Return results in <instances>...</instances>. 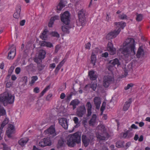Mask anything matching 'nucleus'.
Listing matches in <instances>:
<instances>
[{
	"mask_svg": "<svg viewBox=\"0 0 150 150\" xmlns=\"http://www.w3.org/2000/svg\"><path fill=\"white\" fill-rule=\"evenodd\" d=\"M72 95V93H70L68 96H67V100H70L71 98V97Z\"/></svg>",
	"mask_w": 150,
	"mask_h": 150,
	"instance_id": "69168bd1",
	"label": "nucleus"
},
{
	"mask_svg": "<svg viewBox=\"0 0 150 150\" xmlns=\"http://www.w3.org/2000/svg\"><path fill=\"white\" fill-rule=\"evenodd\" d=\"M80 103V101L77 99H75L72 100L69 104V105L72 106L73 109L74 110L76 108V106Z\"/></svg>",
	"mask_w": 150,
	"mask_h": 150,
	"instance_id": "412c9836",
	"label": "nucleus"
},
{
	"mask_svg": "<svg viewBox=\"0 0 150 150\" xmlns=\"http://www.w3.org/2000/svg\"><path fill=\"white\" fill-rule=\"evenodd\" d=\"M71 28V26L68 24V25H65L62 26V31L65 33H69V30Z\"/></svg>",
	"mask_w": 150,
	"mask_h": 150,
	"instance_id": "aec40b11",
	"label": "nucleus"
},
{
	"mask_svg": "<svg viewBox=\"0 0 150 150\" xmlns=\"http://www.w3.org/2000/svg\"><path fill=\"white\" fill-rule=\"evenodd\" d=\"M52 96V94H50L47 96L46 99L47 101H49L51 99V98Z\"/></svg>",
	"mask_w": 150,
	"mask_h": 150,
	"instance_id": "864d4df0",
	"label": "nucleus"
},
{
	"mask_svg": "<svg viewBox=\"0 0 150 150\" xmlns=\"http://www.w3.org/2000/svg\"><path fill=\"white\" fill-rule=\"evenodd\" d=\"M96 61V55L92 53L91 56V62L93 64V66L95 65V64Z\"/></svg>",
	"mask_w": 150,
	"mask_h": 150,
	"instance_id": "72a5a7b5",
	"label": "nucleus"
},
{
	"mask_svg": "<svg viewBox=\"0 0 150 150\" xmlns=\"http://www.w3.org/2000/svg\"><path fill=\"white\" fill-rule=\"evenodd\" d=\"M108 53L107 52H105L104 53H103L102 54V57H108Z\"/></svg>",
	"mask_w": 150,
	"mask_h": 150,
	"instance_id": "0e129e2a",
	"label": "nucleus"
},
{
	"mask_svg": "<svg viewBox=\"0 0 150 150\" xmlns=\"http://www.w3.org/2000/svg\"><path fill=\"white\" fill-rule=\"evenodd\" d=\"M88 75L91 80H95L97 78V76L93 71H89L88 73Z\"/></svg>",
	"mask_w": 150,
	"mask_h": 150,
	"instance_id": "4be33fe9",
	"label": "nucleus"
},
{
	"mask_svg": "<svg viewBox=\"0 0 150 150\" xmlns=\"http://www.w3.org/2000/svg\"><path fill=\"white\" fill-rule=\"evenodd\" d=\"M66 61V59H63L59 64V65L57 67L55 70V72L56 73H57L59 70L60 69L62 66L64 64V63Z\"/></svg>",
	"mask_w": 150,
	"mask_h": 150,
	"instance_id": "c756f323",
	"label": "nucleus"
},
{
	"mask_svg": "<svg viewBox=\"0 0 150 150\" xmlns=\"http://www.w3.org/2000/svg\"><path fill=\"white\" fill-rule=\"evenodd\" d=\"M134 86V84L132 83L129 84L127 85V86L125 87V90H127L129 89L130 87H133Z\"/></svg>",
	"mask_w": 150,
	"mask_h": 150,
	"instance_id": "8fccbe9b",
	"label": "nucleus"
},
{
	"mask_svg": "<svg viewBox=\"0 0 150 150\" xmlns=\"http://www.w3.org/2000/svg\"><path fill=\"white\" fill-rule=\"evenodd\" d=\"M14 130H12L11 129H8L6 132L9 138H11V135L14 133Z\"/></svg>",
	"mask_w": 150,
	"mask_h": 150,
	"instance_id": "58836bf2",
	"label": "nucleus"
},
{
	"mask_svg": "<svg viewBox=\"0 0 150 150\" xmlns=\"http://www.w3.org/2000/svg\"><path fill=\"white\" fill-rule=\"evenodd\" d=\"M94 141V137L92 136L82 135V141L83 144L85 147H87L90 143Z\"/></svg>",
	"mask_w": 150,
	"mask_h": 150,
	"instance_id": "0eeeda50",
	"label": "nucleus"
},
{
	"mask_svg": "<svg viewBox=\"0 0 150 150\" xmlns=\"http://www.w3.org/2000/svg\"><path fill=\"white\" fill-rule=\"evenodd\" d=\"M59 17L58 16H55L54 17H52L48 23V26L50 27H52V25L53 24L54 21L55 20H58Z\"/></svg>",
	"mask_w": 150,
	"mask_h": 150,
	"instance_id": "393cba45",
	"label": "nucleus"
},
{
	"mask_svg": "<svg viewBox=\"0 0 150 150\" xmlns=\"http://www.w3.org/2000/svg\"><path fill=\"white\" fill-rule=\"evenodd\" d=\"M64 144V141L62 140H59L58 142V144L60 146H62Z\"/></svg>",
	"mask_w": 150,
	"mask_h": 150,
	"instance_id": "603ef678",
	"label": "nucleus"
},
{
	"mask_svg": "<svg viewBox=\"0 0 150 150\" xmlns=\"http://www.w3.org/2000/svg\"><path fill=\"white\" fill-rule=\"evenodd\" d=\"M3 104L0 102V116H4L6 115V110L4 108L2 107Z\"/></svg>",
	"mask_w": 150,
	"mask_h": 150,
	"instance_id": "2f4dec72",
	"label": "nucleus"
},
{
	"mask_svg": "<svg viewBox=\"0 0 150 150\" xmlns=\"http://www.w3.org/2000/svg\"><path fill=\"white\" fill-rule=\"evenodd\" d=\"M61 20L65 25H68L70 22V15L69 12L66 11L61 15Z\"/></svg>",
	"mask_w": 150,
	"mask_h": 150,
	"instance_id": "1a4fd4ad",
	"label": "nucleus"
},
{
	"mask_svg": "<svg viewBox=\"0 0 150 150\" xmlns=\"http://www.w3.org/2000/svg\"><path fill=\"white\" fill-rule=\"evenodd\" d=\"M50 137L45 138L43 139L44 141H45V143H46V144L47 146H50L51 145V141L50 139Z\"/></svg>",
	"mask_w": 150,
	"mask_h": 150,
	"instance_id": "f704fd0d",
	"label": "nucleus"
},
{
	"mask_svg": "<svg viewBox=\"0 0 150 150\" xmlns=\"http://www.w3.org/2000/svg\"><path fill=\"white\" fill-rule=\"evenodd\" d=\"M73 120L74 123L76 124V125L74 126V128H77L79 127L80 125V122L79 121L78 118L76 117H74L73 118Z\"/></svg>",
	"mask_w": 150,
	"mask_h": 150,
	"instance_id": "cd10ccee",
	"label": "nucleus"
},
{
	"mask_svg": "<svg viewBox=\"0 0 150 150\" xmlns=\"http://www.w3.org/2000/svg\"><path fill=\"white\" fill-rule=\"evenodd\" d=\"M86 106L87 107V116L89 117L90 116L91 114V108H92V106L90 102H87V103L86 104Z\"/></svg>",
	"mask_w": 150,
	"mask_h": 150,
	"instance_id": "5701e85b",
	"label": "nucleus"
},
{
	"mask_svg": "<svg viewBox=\"0 0 150 150\" xmlns=\"http://www.w3.org/2000/svg\"><path fill=\"white\" fill-rule=\"evenodd\" d=\"M127 132L125 133H122L121 134V136L122 137L124 138H127Z\"/></svg>",
	"mask_w": 150,
	"mask_h": 150,
	"instance_id": "5fc2aeb1",
	"label": "nucleus"
},
{
	"mask_svg": "<svg viewBox=\"0 0 150 150\" xmlns=\"http://www.w3.org/2000/svg\"><path fill=\"white\" fill-rule=\"evenodd\" d=\"M28 140V138L27 137L22 138L18 141V143L21 146H23L26 144Z\"/></svg>",
	"mask_w": 150,
	"mask_h": 150,
	"instance_id": "a878e982",
	"label": "nucleus"
},
{
	"mask_svg": "<svg viewBox=\"0 0 150 150\" xmlns=\"http://www.w3.org/2000/svg\"><path fill=\"white\" fill-rule=\"evenodd\" d=\"M107 50L109 52L111 55H113L116 53V49L113 47V44L110 42L108 43Z\"/></svg>",
	"mask_w": 150,
	"mask_h": 150,
	"instance_id": "ddd939ff",
	"label": "nucleus"
},
{
	"mask_svg": "<svg viewBox=\"0 0 150 150\" xmlns=\"http://www.w3.org/2000/svg\"><path fill=\"white\" fill-rule=\"evenodd\" d=\"M46 54V52L45 50H40L38 57H36L34 59L35 62L37 63H39V61H41V60L45 58Z\"/></svg>",
	"mask_w": 150,
	"mask_h": 150,
	"instance_id": "9b49d317",
	"label": "nucleus"
},
{
	"mask_svg": "<svg viewBox=\"0 0 150 150\" xmlns=\"http://www.w3.org/2000/svg\"><path fill=\"white\" fill-rule=\"evenodd\" d=\"M76 110V115L79 117H83L86 112V110L84 105L79 106Z\"/></svg>",
	"mask_w": 150,
	"mask_h": 150,
	"instance_id": "9d476101",
	"label": "nucleus"
},
{
	"mask_svg": "<svg viewBox=\"0 0 150 150\" xmlns=\"http://www.w3.org/2000/svg\"><path fill=\"white\" fill-rule=\"evenodd\" d=\"M25 21V20H23L21 21L20 25L21 26H23L24 25Z\"/></svg>",
	"mask_w": 150,
	"mask_h": 150,
	"instance_id": "774afa93",
	"label": "nucleus"
},
{
	"mask_svg": "<svg viewBox=\"0 0 150 150\" xmlns=\"http://www.w3.org/2000/svg\"><path fill=\"white\" fill-rule=\"evenodd\" d=\"M44 132L45 134L50 135V137H53L56 135L55 128L52 125L49 128L45 130Z\"/></svg>",
	"mask_w": 150,
	"mask_h": 150,
	"instance_id": "f8f14e48",
	"label": "nucleus"
},
{
	"mask_svg": "<svg viewBox=\"0 0 150 150\" xmlns=\"http://www.w3.org/2000/svg\"><path fill=\"white\" fill-rule=\"evenodd\" d=\"M86 12L84 10L82 9L78 12V16L79 18V25H83L86 21L85 15Z\"/></svg>",
	"mask_w": 150,
	"mask_h": 150,
	"instance_id": "6e6552de",
	"label": "nucleus"
},
{
	"mask_svg": "<svg viewBox=\"0 0 150 150\" xmlns=\"http://www.w3.org/2000/svg\"><path fill=\"white\" fill-rule=\"evenodd\" d=\"M99 130H100L103 133L97 134V138L100 140H107L109 137V135L106 132L104 126L100 125L98 126Z\"/></svg>",
	"mask_w": 150,
	"mask_h": 150,
	"instance_id": "39448f33",
	"label": "nucleus"
},
{
	"mask_svg": "<svg viewBox=\"0 0 150 150\" xmlns=\"http://www.w3.org/2000/svg\"><path fill=\"white\" fill-rule=\"evenodd\" d=\"M81 141V134L77 132L72 134L68 135L67 137V143L70 147H73L76 143H79Z\"/></svg>",
	"mask_w": 150,
	"mask_h": 150,
	"instance_id": "f03ea898",
	"label": "nucleus"
},
{
	"mask_svg": "<svg viewBox=\"0 0 150 150\" xmlns=\"http://www.w3.org/2000/svg\"><path fill=\"white\" fill-rule=\"evenodd\" d=\"M109 63L110 64L114 66L117 65V66H118L120 64L119 60L117 58L110 60L109 62Z\"/></svg>",
	"mask_w": 150,
	"mask_h": 150,
	"instance_id": "bb28decb",
	"label": "nucleus"
},
{
	"mask_svg": "<svg viewBox=\"0 0 150 150\" xmlns=\"http://www.w3.org/2000/svg\"><path fill=\"white\" fill-rule=\"evenodd\" d=\"M129 130H128L127 131V138H130L133 135V134L131 132H130V128H129Z\"/></svg>",
	"mask_w": 150,
	"mask_h": 150,
	"instance_id": "49530a36",
	"label": "nucleus"
},
{
	"mask_svg": "<svg viewBox=\"0 0 150 150\" xmlns=\"http://www.w3.org/2000/svg\"><path fill=\"white\" fill-rule=\"evenodd\" d=\"M38 79V77L37 76H32L31 77V80L30 82V83L31 84H33Z\"/></svg>",
	"mask_w": 150,
	"mask_h": 150,
	"instance_id": "37998d69",
	"label": "nucleus"
},
{
	"mask_svg": "<svg viewBox=\"0 0 150 150\" xmlns=\"http://www.w3.org/2000/svg\"><path fill=\"white\" fill-rule=\"evenodd\" d=\"M41 46H47V47H51L53 46L52 44L49 42L43 41L41 43Z\"/></svg>",
	"mask_w": 150,
	"mask_h": 150,
	"instance_id": "473e14b6",
	"label": "nucleus"
},
{
	"mask_svg": "<svg viewBox=\"0 0 150 150\" xmlns=\"http://www.w3.org/2000/svg\"><path fill=\"white\" fill-rule=\"evenodd\" d=\"M21 71V69L19 67H17L15 70L16 73L17 74H18Z\"/></svg>",
	"mask_w": 150,
	"mask_h": 150,
	"instance_id": "bf43d9fd",
	"label": "nucleus"
},
{
	"mask_svg": "<svg viewBox=\"0 0 150 150\" xmlns=\"http://www.w3.org/2000/svg\"><path fill=\"white\" fill-rule=\"evenodd\" d=\"M59 123L65 129H67L68 127V124L67 119L65 118H61L58 119Z\"/></svg>",
	"mask_w": 150,
	"mask_h": 150,
	"instance_id": "4468645a",
	"label": "nucleus"
},
{
	"mask_svg": "<svg viewBox=\"0 0 150 150\" xmlns=\"http://www.w3.org/2000/svg\"><path fill=\"white\" fill-rule=\"evenodd\" d=\"M50 88V85L47 86L41 93H40V97L42 96L44 93Z\"/></svg>",
	"mask_w": 150,
	"mask_h": 150,
	"instance_id": "e433bc0d",
	"label": "nucleus"
},
{
	"mask_svg": "<svg viewBox=\"0 0 150 150\" xmlns=\"http://www.w3.org/2000/svg\"><path fill=\"white\" fill-rule=\"evenodd\" d=\"M8 127V129L14 130V126L12 124H10Z\"/></svg>",
	"mask_w": 150,
	"mask_h": 150,
	"instance_id": "680f3d73",
	"label": "nucleus"
},
{
	"mask_svg": "<svg viewBox=\"0 0 150 150\" xmlns=\"http://www.w3.org/2000/svg\"><path fill=\"white\" fill-rule=\"evenodd\" d=\"M106 20L107 21H109L111 20V17L110 16L109 14H107Z\"/></svg>",
	"mask_w": 150,
	"mask_h": 150,
	"instance_id": "13d9d810",
	"label": "nucleus"
},
{
	"mask_svg": "<svg viewBox=\"0 0 150 150\" xmlns=\"http://www.w3.org/2000/svg\"><path fill=\"white\" fill-rule=\"evenodd\" d=\"M45 141H44L43 139H42L39 143V145L42 147H44L47 146L46 144V143H45Z\"/></svg>",
	"mask_w": 150,
	"mask_h": 150,
	"instance_id": "c03bdc74",
	"label": "nucleus"
},
{
	"mask_svg": "<svg viewBox=\"0 0 150 150\" xmlns=\"http://www.w3.org/2000/svg\"><path fill=\"white\" fill-rule=\"evenodd\" d=\"M115 24L119 28L117 30H115L111 31L107 34L106 36V38L110 40L116 37L120 32L121 28L123 29L125 26L126 24L125 22H115Z\"/></svg>",
	"mask_w": 150,
	"mask_h": 150,
	"instance_id": "7ed1b4c3",
	"label": "nucleus"
},
{
	"mask_svg": "<svg viewBox=\"0 0 150 150\" xmlns=\"http://www.w3.org/2000/svg\"><path fill=\"white\" fill-rule=\"evenodd\" d=\"M51 35L53 37H56L57 38L59 37V35L56 32H52L51 33Z\"/></svg>",
	"mask_w": 150,
	"mask_h": 150,
	"instance_id": "a18cd8bd",
	"label": "nucleus"
},
{
	"mask_svg": "<svg viewBox=\"0 0 150 150\" xmlns=\"http://www.w3.org/2000/svg\"><path fill=\"white\" fill-rule=\"evenodd\" d=\"M97 85L96 82H94L93 83L91 84V88L93 91H95L97 87Z\"/></svg>",
	"mask_w": 150,
	"mask_h": 150,
	"instance_id": "de8ad7c7",
	"label": "nucleus"
},
{
	"mask_svg": "<svg viewBox=\"0 0 150 150\" xmlns=\"http://www.w3.org/2000/svg\"><path fill=\"white\" fill-rule=\"evenodd\" d=\"M33 67V65L32 64H31L27 67V68L30 70V71H32V69L31 68H32Z\"/></svg>",
	"mask_w": 150,
	"mask_h": 150,
	"instance_id": "e2e57ef3",
	"label": "nucleus"
},
{
	"mask_svg": "<svg viewBox=\"0 0 150 150\" xmlns=\"http://www.w3.org/2000/svg\"><path fill=\"white\" fill-rule=\"evenodd\" d=\"M67 4L66 0H60L58 5L57 6L56 11L57 13L62 10Z\"/></svg>",
	"mask_w": 150,
	"mask_h": 150,
	"instance_id": "2eb2a0df",
	"label": "nucleus"
},
{
	"mask_svg": "<svg viewBox=\"0 0 150 150\" xmlns=\"http://www.w3.org/2000/svg\"><path fill=\"white\" fill-rule=\"evenodd\" d=\"M93 102L96 106V108L97 109H99L101 104V100L100 98L95 97L94 98Z\"/></svg>",
	"mask_w": 150,
	"mask_h": 150,
	"instance_id": "a211bd4d",
	"label": "nucleus"
},
{
	"mask_svg": "<svg viewBox=\"0 0 150 150\" xmlns=\"http://www.w3.org/2000/svg\"><path fill=\"white\" fill-rule=\"evenodd\" d=\"M132 102V99L131 98H130L128 100L126 101L125 104H124L123 110L124 111H126L128 110L129 107L130 106V104Z\"/></svg>",
	"mask_w": 150,
	"mask_h": 150,
	"instance_id": "b1692460",
	"label": "nucleus"
},
{
	"mask_svg": "<svg viewBox=\"0 0 150 150\" xmlns=\"http://www.w3.org/2000/svg\"><path fill=\"white\" fill-rule=\"evenodd\" d=\"M143 19V16L141 14H138L137 13V17L136 18V20L138 21H140Z\"/></svg>",
	"mask_w": 150,
	"mask_h": 150,
	"instance_id": "4c0bfd02",
	"label": "nucleus"
},
{
	"mask_svg": "<svg viewBox=\"0 0 150 150\" xmlns=\"http://www.w3.org/2000/svg\"><path fill=\"white\" fill-rule=\"evenodd\" d=\"M45 66V65L44 64H38L37 67L38 68V69L39 71H41L44 68Z\"/></svg>",
	"mask_w": 150,
	"mask_h": 150,
	"instance_id": "a19ab883",
	"label": "nucleus"
},
{
	"mask_svg": "<svg viewBox=\"0 0 150 150\" xmlns=\"http://www.w3.org/2000/svg\"><path fill=\"white\" fill-rule=\"evenodd\" d=\"M114 81V77L110 75L105 76L103 78V86L105 88H108Z\"/></svg>",
	"mask_w": 150,
	"mask_h": 150,
	"instance_id": "423d86ee",
	"label": "nucleus"
},
{
	"mask_svg": "<svg viewBox=\"0 0 150 150\" xmlns=\"http://www.w3.org/2000/svg\"><path fill=\"white\" fill-rule=\"evenodd\" d=\"M12 83L10 82H8L6 84V86L7 88H10L12 86Z\"/></svg>",
	"mask_w": 150,
	"mask_h": 150,
	"instance_id": "052dcab7",
	"label": "nucleus"
},
{
	"mask_svg": "<svg viewBox=\"0 0 150 150\" xmlns=\"http://www.w3.org/2000/svg\"><path fill=\"white\" fill-rule=\"evenodd\" d=\"M14 100V96L7 92L0 95V102L4 105L5 103L11 104L13 103Z\"/></svg>",
	"mask_w": 150,
	"mask_h": 150,
	"instance_id": "20e7f679",
	"label": "nucleus"
},
{
	"mask_svg": "<svg viewBox=\"0 0 150 150\" xmlns=\"http://www.w3.org/2000/svg\"><path fill=\"white\" fill-rule=\"evenodd\" d=\"M48 33V30L46 29H45L43 32L42 33V35L40 36L41 38L43 40H46L47 37Z\"/></svg>",
	"mask_w": 150,
	"mask_h": 150,
	"instance_id": "c85d7f7f",
	"label": "nucleus"
},
{
	"mask_svg": "<svg viewBox=\"0 0 150 150\" xmlns=\"http://www.w3.org/2000/svg\"><path fill=\"white\" fill-rule=\"evenodd\" d=\"M91 45L90 43L88 42L85 45V48L87 49H90Z\"/></svg>",
	"mask_w": 150,
	"mask_h": 150,
	"instance_id": "6e6d98bb",
	"label": "nucleus"
},
{
	"mask_svg": "<svg viewBox=\"0 0 150 150\" xmlns=\"http://www.w3.org/2000/svg\"><path fill=\"white\" fill-rule=\"evenodd\" d=\"M96 116L95 114H93L89 122V124L90 125L93 126L96 120Z\"/></svg>",
	"mask_w": 150,
	"mask_h": 150,
	"instance_id": "7c9ffc66",
	"label": "nucleus"
},
{
	"mask_svg": "<svg viewBox=\"0 0 150 150\" xmlns=\"http://www.w3.org/2000/svg\"><path fill=\"white\" fill-rule=\"evenodd\" d=\"M8 122V119L6 118L4 121L3 122L1 126V127L0 129H1L3 130V128Z\"/></svg>",
	"mask_w": 150,
	"mask_h": 150,
	"instance_id": "c9c22d12",
	"label": "nucleus"
},
{
	"mask_svg": "<svg viewBox=\"0 0 150 150\" xmlns=\"http://www.w3.org/2000/svg\"><path fill=\"white\" fill-rule=\"evenodd\" d=\"M21 7L20 5L17 6L16 8V11L15 12L13 15L14 18L18 19L20 16V13L21 11Z\"/></svg>",
	"mask_w": 150,
	"mask_h": 150,
	"instance_id": "6ab92c4d",
	"label": "nucleus"
},
{
	"mask_svg": "<svg viewBox=\"0 0 150 150\" xmlns=\"http://www.w3.org/2000/svg\"><path fill=\"white\" fill-rule=\"evenodd\" d=\"M16 53V48L15 47L13 48L8 53V58L9 59H13L15 57Z\"/></svg>",
	"mask_w": 150,
	"mask_h": 150,
	"instance_id": "f3484780",
	"label": "nucleus"
},
{
	"mask_svg": "<svg viewBox=\"0 0 150 150\" xmlns=\"http://www.w3.org/2000/svg\"><path fill=\"white\" fill-rule=\"evenodd\" d=\"M114 66H113L112 65L110 64L108 67V69L109 70L112 71L114 69Z\"/></svg>",
	"mask_w": 150,
	"mask_h": 150,
	"instance_id": "3c124183",
	"label": "nucleus"
},
{
	"mask_svg": "<svg viewBox=\"0 0 150 150\" xmlns=\"http://www.w3.org/2000/svg\"><path fill=\"white\" fill-rule=\"evenodd\" d=\"M118 17L120 19L122 20L127 19V16L124 13H122L119 15L118 16Z\"/></svg>",
	"mask_w": 150,
	"mask_h": 150,
	"instance_id": "ea45409f",
	"label": "nucleus"
},
{
	"mask_svg": "<svg viewBox=\"0 0 150 150\" xmlns=\"http://www.w3.org/2000/svg\"><path fill=\"white\" fill-rule=\"evenodd\" d=\"M33 91L34 92L36 93H38L39 92V89L38 87H35Z\"/></svg>",
	"mask_w": 150,
	"mask_h": 150,
	"instance_id": "4d7b16f0",
	"label": "nucleus"
},
{
	"mask_svg": "<svg viewBox=\"0 0 150 150\" xmlns=\"http://www.w3.org/2000/svg\"><path fill=\"white\" fill-rule=\"evenodd\" d=\"M134 40L132 38L127 39L123 43V48L122 53L126 57L133 56L135 54Z\"/></svg>",
	"mask_w": 150,
	"mask_h": 150,
	"instance_id": "f257e3e1",
	"label": "nucleus"
},
{
	"mask_svg": "<svg viewBox=\"0 0 150 150\" xmlns=\"http://www.w3.org/2000/svg\"><path fill=\"white\" fill-rule=\"evenodd\" d=\"M123 142L122 141H118L116 143V146L117 147L120 148L123 146Z\"/></svg>",
	"mask_w": 150,
	"mask_h": 150,
	"instance_id": "79ce46f5",
	"label": "nucleus"
},
{
	"mask_svg": "<svg viewBox=\"0 0 150 150\" xmlns=\"http://www.w3.org/2000/svg\"><path fill=\"white\" fill-rule=\"evenodd\" d=\"M144 56V50L142 46L139 47L138 49L136 54V56L138 58H142Z\"/></svg>",
	"mask_w": 150,
	"mask_h": 150,
	"instance_id": "dca6fc26",
	"label": "nucleus"
},
{
	"mask_svg": "<svg viewBox=\"0 0 150 150\" xmlns=\"http://www.w3.org/2000/svg\"><path fill=\"white\" fill-rule=\"evenodd\" d=\"M106 106V103L105 102H103V103L102 105L101 106L100 108V111L102 112V113H103L104 110L105 109Z\"/></svg>",
	"mask_w": 150,
	"mask_h": 150,
	"instance_id": "09e8293b",
	"label": "nucleus"
},
{
	"mask_svg": "<svg viewBox=\"0 0 150 150\" xmlns=\"http://www.w3.org/2000/svg\"><path fill=\"white\" fill-rule=\"evenodd\" d=\"M59 49H60V47H59V46L58 45H56L55 47V52L56 53H57L58 52V50H59Z\"/></svg>",
	"mask_w": 150,
	"mask_h": 150,
	"instance_id": "338daca9",
	"label": "nucleus"
}]
</instances>
